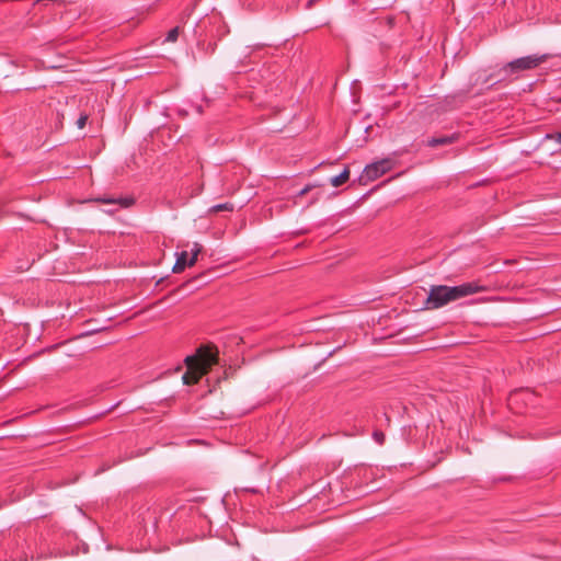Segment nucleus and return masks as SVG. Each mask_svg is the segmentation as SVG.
I'll return each mask as SVG.
<instances>
[{"label":"nucleus","instance_id":"ddd939ff","mask_svg":"<svg viewBox=\"0 0 561 561\" xmlns=\"http://www.w3.org/2000/svg\"><path fill=\"white\" fill-rule=\"evenodd\" d=\"M102 202H103V203H106V204H112V203H114L115 201H114V199H103Z\"/></svg>","mask_w":561,"mask_h":561},{"label":"nucleus","instance_id":"f257e3e1","mask_svg":"<svg viewBox=\"0 0 561 561\" xmlns=\"http://www.w3.org/2000/svg\"><path fill=\"white\" fill-rule=\"evenodd\" d=\"M485 290L486 287L479 285L477 282L463 283L457 286L433 285L425 300V308L431 310L439 309L453 301Z\"/></svg>","mask_w":561,"mask_h":561},{"label":"nucleus","instance_id":"6e6552de","mask_svg":"<svg viewBox=\"0 0 561 561\" xmlns=\"http://www.w3.org/2000/svg\"><path fill=\"white\" fill-rule=\"evenodd\" d=\"M533 397L534 393L528 390L515 391L511 393L508 402L510 404H513L514 402H517L519 399H531Z\"/></svg>","mask_w":561,"mask_h":561},{"label":"nucleus","instance_id":"9d476101","mask_svg":"<svg viewBox=\"0 0 561 561\" xmlns=\"http://www.w3.org/2000/svg\"><path fill=\"white\" fill-rule=\"evenodd\" d=\"M179 33H180L179 26L171 28L167 34L165 41L167 42H175L179 37Z\"/></svg>","mask_w":561,"mask_h":561},{"label":"nucleus","instance_id":"f03ea898","mask_svg":"<svg viewBox=\"0 0 561 561\" xmlns=\"http://www.w3.org/2000/svg\"><path fill=\"white\" fill-rule=\"evenodd\" d=\"M217 352H214L211 347H199L196 355L185 358L187 370L182 377L183 382L185 385L197 383L208 369L217 364Z\"/></svg>","mask_w":561,"mask_h":561},{"label":"nucleus","instance_id":"39448f33","mask_svg":"<svg viewBox=\"0 0 561 561\" xmlns=\"http://www.w3.org/2000/svg\"><path fill=\"white\" fill-rule=\"evenodd\" d=\"M199 252L201 247L199 244L195 243L194 248L192 249V256L190 260H187L188 254L186 251H182L181 253H179L172 271L174 273H181L185 270L186 266H193L197 261V255Z\"/></svg>","mask_w":561,"mask_h":561},{"label":"nucleus","instance_id":"1a4fd4ad","mask_svg":"<svg viewBox=\"0 0 561 561\" xmlns=\"http://www.w3.org/2000/svg\"><path fill=\"white\" fill-rule=\"evenodd\" d=\"M234 209L233 204L231 203H224V204H217L210 208L211 213H219V211H232Z\"/></svg>","mask_w":561,"mask_h":561},{"label":"nucleus","instance_id":"423d86ee","mask_svg":"<svg viewBox=\"0 0 561 561\" xmlns=\"http://www.w3.org/2000/svg\"><path fill=\"white\" fill-rule=\"evenodd\" d=\"M459 139V134L454 133L449 136H442V137H432L427 139L426 145L428 147L435 148L438 146H446L456 142Z\"/></svg>","mask_w":561,"mask_h":561},{"label":"nucleus","instance_id":"9b49d317","mask_svg":"<svg viewBox=\"0 0 561 561\" xmlns=\"http://www.w3.org/2000/svg\"><path fill=\"white\" fill-rule=\"evenodd\" d=\"M373 438L377 444L382 445L385 443L386 436L381 431H375L373 433Z\"/></svg>","mask_w":561,"mask_h":561},{"label":"nucleus","instance_id":"20e7f679","mask_svg":"<svg viewBox=\"0 0 561 561\" xmlns=\"http://www.w3.org/2000/svg\"><path fill=\"white\" fill-rule=\"evenodd\" d=\"M391 159H382L365 167L363 178L367 181H375L392 169Z\"/></svg>","mask_w":561,"mask_h":561},{"label":"nucleus","instance_id":"7ed1b4c3","mask_svg":"<svg viewBox=\"0 0 561 561\" xmlns=\"http://www.w3.org/2000/svg\"><path fill=\"white\" fill-rule=\"evenodd\" d=\"M548 59L547 54H533L524 57L516 58L505 64L499 71L497 77L501 79H507L522 71L533 70L539 67Z\"/></svg>","mask_w":561,"mask_h":561},{"label":"nucleus","instance_id":"f8f14e48","mask_svg":"<svg viewBox=\"0 0 561 561\" xmlns=\"http://www.w3.org/2000/svg\"><path fill=\"white\" fill-rule=\"evenodd\" d=\"M88 118H89L88 114L81 113L76 122L78 128L82 129L85 126Z\"/></svg>","mask_w":561,"mask_h":561},{"label":"nucleus","instance_id":"0eeeda50","mask_svg":"<svg viewBox=\"0 0 561 561\" xmlns=\"http://www.w3.org/2000/svg\"><path fill=\"white\" fill-rule=\"evenodd\" d=\"M350 178V170L348 168H345L339 175L336 176H333L331 180H330V183L332 186H341L343 185Z\"/></svg>","mask_w":561,"mask_h":561}]
</instances>
